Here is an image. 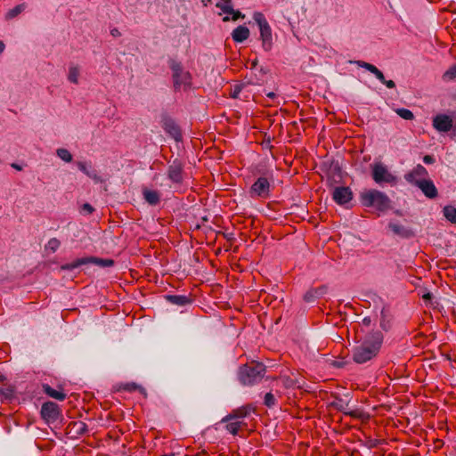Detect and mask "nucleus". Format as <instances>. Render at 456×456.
<instances>
[{"instance_id":"1","label":"nucleus","mask_w":456,"mask_h":456,"mask_svg":"<svg viewBox=\"0 0 456 456\" xmlns=\"http://www.w3.org/2000/svg\"><path fill=\"white\" fill-rule=\"evenodd\" d=\"M383 343L380 331H373L366 336L364 340L353 350V360L358 364H363L375 358Z\"/></svg>"},{"instance_id":"2","label":"nucleus","mask_w":456,"mask_h":456,"mask_svg":"<svg viewBox=\"0 0 456 456\" xmlns=\"http://www.w3.org/2000/svg\"><path fill=\"white\" fill-rule=\"evenodd\" d=\"M266 371L265 364L259 362L252 361L240 367L238 378L244 386H253L258 383Z\"/></svg>"},{"instance_id":"3","label":"nucleus","mask_w":456,"mask_h":456,"mask_svg":"<svg viewBox=\"0 0 456 456\" xmlns=\"http://www.w3.org/2000/svg\"><path fill=\"white\" fill-rule=\"evenodd\" d=\"M361 200L363 206L375 208L379 211H386L391 207L389 198L384 192L377 190H370L362 193Z\"/></svg>"},{"instance_id":"4","label":"nucleus","mask_w":456,"mask_h":456,"mask_svg":"<svg viewBox=\"0 0 456 456\" xmlns=\"http://www.w3.org/2000/svg\"><path fill=\"white\" fill-rule=\"evenodd\" d=\"M253 19L259 28L262 47L265 51L268 52L273 45L272 28L262 12H254Z\"/></svg>"},{"instance_id":"5","label":"nucleus","mask_w":456,"mask_h":456,"mask_svg":"<svg viewBox=\"0 0 456 456\" xmlns=\"http://www.w3.org/2000/svg\"><path fill=\"white\" fill-rule=\"evenodd\" d=\"M170 69L173 72L174 86L175 89H187L191 86V77L188 71H184L182 65L176 61H172Z\"/></svg>"},{"instance_id":"6","label":"nucleus","mask_w":456,"mask_h":456,"mask_svg":"<svg viewBox=\"0 0 456 456\" xmlns=\"http://www.w3.org/2000/svg\"><path fill=\"white\" fill-rule=\"evenodd\" d=\"M372 178L377 183H394L396 181V177L391 174L387 167L382 163H375L371 167Z\"/></svg>"},{"instance_id":"7","label":"nucleus","mask_w":456,"mask_h":456,"mask_svg":"<svg viewBox=\"0 0 456 456\" xmlns=\"http://www.w3.org/2000/svg\"><path fill=\"white\" fill-rule=\"evenodd\" d=\"M251 197L266 199L270 195V183L266 177H259L250 188Z\"/></svg>"},{"instance_id":"8","label":"nucleus","mask_w":456,"mask_h":456,"mask_svg":"<svg viewBox=\"0 0 456 456\" xmlns=\"http://www.w3.org/2000/svg\"><path fill=\"white\" fill-rule=\"evenodd\" d=\"M42 418L48 423L56 421L61 416L59 406L53 402L43 403L41 408Z\"/></svg>"},{"instance_id":"9","label":"nucleus","mask_w":456,"mask_h":456,"mask_svg":"<svg viewBox=\"0 0 456 456\" xmlns=\"http://www.w3.org/2000/svg\"><path fill=\"white\" fill-rule=\"evenodd\" d=\"M356 64L372 73L387 88L392 89L395 87V83L393 80H387L383 73L375 65L363 61H356Z\"/></svg>"},{"instance_id":"10","label":"nucleus","mask_w":456,"mask_h":456,"mask_svg":"<svg viewBox=\"0 0 456 456\" xmlns=\"http://www.w3.org/2000/svg\"><path fill=\"white\" fill-rule=\"evenodd\" d=\"M452 126L453 120L448 115L439 114L433 118V126L439 132H449Z\"/></svg>"},{"instance_id":"11","label":"nucleus","mask_w":456,"mask_h":456,"mask_svg":"<svg viewBox=\"0 0 456 456\" xmlns=\"http://www.w3.org/2000/svg\"><path fill=\"white\" fill-rule=\"evenodd\" d=\"M428 175L427 169L420 164L417 165L411 172L404 175V179L413 185L418 184Z\"/></svg>"},{"instance_id":"12","label":"nucleus","mask_w":456,"mask_h":456,"mask_svg":"<svg viewBox=\"0 0 456 456\" xmlns=\"http://www.w3.org/2000/svg\"><path fill=\"white\" fill-rule=\"evenodd\" d=\"M332 198L336 203L344 205L352 200L353 193L349 187L339 186L334 189Z\"/></svg>"},{"instance_id":"13","label":"nucleus","mask_w":456,"mask_h":456,"mask_svg":"<svg viewBox=\"0 0 456 456\" xmlns=\"http://www.w3.org/2000/svg\"><path fill=\"white\" fill-rule=\"evenodd\" d=\"M167 177L175 183H182L183 180V172L182 164L175 160L167 169Z\"/></svg>"},{"instance_id":"14","label":"nucleus","mask_w":456,"mask_h":456,"mask_svg":"<svg viewBox=\"0 0 456 456\" xmlns=\"http://www.w3.org/2000/svg\"><path fill=\"white\" fill-rule=\"evenodd\" d=\"M415 186L419 187L428 199H435L438 194L434 183L429 179H422V181L418 183Z\"/></svg>"},{"instance_id":"15","label":"nucleus","mask_w":456,"mask_h":456,"mask_svg":"<svg viewBox=\"0 0 456 456\" xmlns=\"http://www.w3.org/2000/svg\"><path fill=\"white\" fill-rule=\"evenodd\" d=\"M252 410L253 408L251 405L242 406L233 410L230 414L224 418V420H242V419L247 417Z\"/></svg>"},{"instance_id":"16","label":"nucleus","mask_w":456,"mask_h":456,"mask_svg":"<svg viewBox=\"0 0 456 456\" xmlns=\"http://www.w3.org/2000/svg\"><path fill=\"white\" fill-rule=\"evenodd\" d=\"M77 166L80 171L93 179L95 183H102L101 177L97 175L96 170L92 168L91 164L83 161H77Z\"/></svg>"},{"instance_id":"17","label":"nucleus","mask_w":456,"mask_h":456,"mask_svg":"<svg viewBox=\"0 0 456 456\" xmlns=\"http://www.w3.org/2000/svg\"><path fill=\"white\" fill-rule=\"evenodd\" d=\"M222 423H225V429L232 435L236 436L239 434V431L242 428H246L247 424L243 420H224V418L222 419Z\"/></svg>"},{"instance_id":"18","label":"nucleus","mask_w":456,"mask_h":456,"mask_svg":"<svg viewBox=\"0 0 456 456\" xmlns=\"http://www.w3.org/2000/svg\"><path fill=\"white\" fill-rule=\"evenodd\" d=\"M232 37L235 42L242 43L248 38L249 29L245 26H239L232 31Z\"/></svg>"},{"instance_id":"19","label":"nucleus","mask_w":456,"mask_h":456,"mask_svg":"<svg viewBox=\"0 0 456 456\" xmlns=\"http://www.w3.org/2000/svg\"><path fill=\"white\" fill-rule=\"evenodd\" d=\"M43 390L48 396L58 401H64L66 399V395L62 391L55 390L47 384L43 385Z\"/></svg>"},{"instance_id":"20","label":"nucleus","mask_w":456,"mask_h":456,"mask_svg":"<svg viewBox=\"0 0 456 456\" xmlns=\"http://www.w3.org/2000/svg\"><path fill=\"white\" fill-rule=\"evenodd\" d=\"M142 194L145 200L151 205H157L159 202L160 196L157 191L144 189Z\"/></svg>"},{"instance_id":"21","label":"nucleus","mask_w":456,"mask_h":456,"mask_svg":"<svg viewBox=\"0 0 456 456\" xmlns=\"http://www.w3.org/2000/svg\"><path fill=\"white\" fill-rule=\"evenodd\" d=\"M167 299L176 305H185L189 303H191L190 298L187 296L183 295H169L167 296Z\"/></svg>"},{"instance_id":"22","label":"nucleus","mask_w":456,"mask_h":456,"mask_svg":"<svg viewBox=\"0 0 456 456\" xmlns=\"http://www.w3.org/2000/svg\"><path fill=\"white\" fill-rule=\"evenodd\" d=\"M444 217L452 224H456V208L453 206H445L443 209Z\"/></svg>"},{"instance_id":"23","label":"nucleus","mask_w":456,"mask_h":456,"mask_svg":"<svg viewBox=\"0 0 456 456\" xmlns=\"http://www.w3.org/2000/svg\"><path fill=\"white\" fill-rule=\"evenodd\" d=\"M165 128L175 138V141L181 140L182 134H181L179 127L175 124H174L172 122L166 123Z\"/></svg>"},{"instance_id":"24","label":"nucleus","mask_w":456,"mask_h":456,"mask_svg":"<svg viewBox=\"0 0 456 456\" xmlns=\"http://www.w3.org/2000/svg\"><path fill=\"white\" fill-rule=\"evenodd\" d=\"M87 264L93 263L102 267H109L114 265V261L111 259H102L98 257H86Z\"/></svg>"},{"instance_id":"25","label":"nucleus","mask_w":456,"mask_h":456,"mask_svg":"<svg viewBox=\"0 0 456 456\" xmlns=\"http://www.w3.org/2000/svg\"><path fill=\"white\" fill-rule=\"evenodd\" d=\"M87 264L86 257L78 258L72 263L65 264L61 266V270L72 271L82 265Z\"/></svg>"},{"instance_id":"26","label":"nucleus","mask_w":456,"mask_h":456,"mask_svg":"<svg viewBox=\"0 0 456 456\" xmlns=\"http://www.w3.org/2000/svg\"><path fill=\"white\" fill-rule=\"evenodd\" d=\"M216 7L221 9L224 13L227 14L234 12L231 0H220L216 4Z\"/></svg>"},{"instance_id":"27","label":"nucleus","mask_w":456,"mask_h":456,"mask_svg":"<svg viewBox=\"0 0 456 456\" xmlns=\"http://www.w3.org/2000/svg\"><path fill=\"white\" fill-rule=\"evenodd\" d=\"M26 5L24 4H20L9 10L5 15L7 20H11L18 16L20 12L25 10Z\"/></svg>"},{"instance_id":"28","label":"nucleus","mask_w":456,"mask_h":456,"mask_svg":"<svg viewBox=\"0 0 456 456\" xmlns=\"http://www.w3.org/2000/svg\"><path fill=\"white\" fill-rule=\"evenodd\" d=\"M79 69L77 67H70L69 69L68 79L73 84H78Z\"/></svg>"},{"instance_id":"29","label":"nucleus","mask_w":456,"mask_h":456,"mask_svg":"<svg viewBox=\"0 0 456 456\" xmlns=\"http://www.w3.org/2000/svg\"><path fill=\"white\" fill-rule=\"evenodd\" d=\"M396 114L405 120H412L414 118L413 113L408 109H396Z\"/></svg>"},{"instance_id":"30","label":"nucleus","mask_w":456,"mask_h":456,"mask_svg":"<svg viewBox=\"0 0 456 456\" xmlns=\"http://www.w3.org/2000/svg\"><path fill=\"white\" fill-rule=\"evenodd\" d=\"M56 153H57V156L60 159H61L63 161L68 162V163L72 161V155L67 149H64V148L58 149Z\"/></svg>"},{"instance_id":"31","label":"nucleus","mask_w":456,"mask_h":456,"mask_svg":"<svg viewBox=\"0 0 456 456\" xmlns=\"http://www.w3.org/2000/svg\"><path fill=\"white\" fill-rule=\"evenodd\" d=\"M388 227L389 229L395 233V234H397V235H402L403 236L406 232L404 227L399 224H396V223H390L388 224Z\"/></svg>"},{"instance_id":"32","label":"nucleus","mask_w":456,"mask_h":456,"mask_svg":"<svg viewBox=\"0 0 456 456\" xmlns=\"http://www.w3.org/2000/svg\"><path fill=\"white\" fill-rule=\"evenodd\" d=\"M456 78V65L451 67L448 70H446L443 75V79L444 81H452Z\"/></svg>"},{"instance_id":"33","label":"nucleus","mask_w":456,"mask_h":456,"mask_svg":"<svg viewBox=\"0 0 456 456\" xmlns=\"http://www.w3.org/2000/svg\"><path fill=\"white\" fill-rule=\"evenodd\" d=\"M61 245V242L56 238H52L48 240L47 245L45 246V248L50 250L51 252H55Z\"/></svg>"},{"instance_id":"34","label":"nucleus","mask_w":456,"mask_h":456,"mask_svg":"<svg viewBox=\"0 0 456 456\" xmlns=\"http://www.w3.org/2000/svg\"><path fill=\"white\" fill-rule=\"evenodd\" d=\"M275 403L276 400L274 395L271 392L266 393L264 399V404L268 408H272L275 405Z\"/></svg>"},{"instance_id":"35","label":"nucleus","mask_w":456,"mask_h":456,"mask_svg":"<svg viewBox=\"0 0 456 456\" xmlns=\"http://www.w3.org/2000/svg\"><path fill=\"white\" fill-rule=\"evenodd\" d=\"M281 381L286 388H291L297 386V381L289 377H282Z\"/></svg>"},{"instance_id":"36","label":"nucleus","mask_w":456,"mask_h":456,"mask_svg":"<svg viewBox=\"0 0 456 456\" xmlns=\"http://www.w3.org/2000/svg\"><path fill=\"white\" fill-rule=\"evenodd\" d=\"M316 293H317V290H309V291H307L305 294V296H304L305 301H306V302L314 301L315 297H316Z\"/></svg>"},{"instance_id":"37","label":"nucleus","mask_w":456,"mask_h":456,"mask_svg":"<svg viewBox=\"0 0 456 456\" xmlns=\"http://www.w3.org/2000/svg\"><path fill=\"white\" fill-rule=\"evenodd\" d=\"M243 85H236L232 92V97L237 98L239 97L240 93L241 92Z\"/></svg>"},{"instance_id":"38","label":"nucleus","mask_w":456,"mask_h":456,"mask_svg":"<svg viewBox=\"0 0 456 456\" xmlns=\"http://www.w3.org/2000/svg\"><path fill=\"white\" fill-rule=\"evenodd\" d=\"M138 387H139L134 383H127L124 385L123 389L131 392L136 390Z\"/></svg>"},{"instance_id":"39","label":"nucleus","mask_w":456,"mask_h":456,"mask_svg":"<svg viewBox=\"0 0 456 456\" xmlns=\"http://www.w3.org/2000/svg\"><path fill=\"white\" fill-rule=\"evenodd\" d=\"M82 209L86 211L87 214H92L94 210L89 203H85L82 207Z\"/></svg>"},{"instance_id":"40","label":"nucleus","mask_w":456,"mask_h":456,"mask_svg":"<svg viewBox=\"0 0 456 456\" xmlns=\"http://www.w3.org/2000/svg\"><path fill=\"white\" fill-rule=\"evenodd\" d=\"M231 14L232 15V20H237L239 18H243L244 17V15H242L240 11H235L234 10V12H232Z\"/></svg>"},{"instance_id":"41","label":"nucleus","mask_w":456,"mask_h":456,"mask_svg":"<svg viewBox=\"0 0 456 456\" xmlns=\"http://www.w3.org/2000/svg\"><path fill=\"white\" fill-rule=\"evenodd\" d=\"M423 161L426 164H432L434 163V158L431 155H426L423 158Z\"/></svg>"},{"instance_id":"42","label":"nucleus","mask_w":456,"mask_h":456,"mask_svg":"<svg viewBox=\"0 0 456 456\" xmlns=\"http://www.w3.org/2000/svg\"><path fill=\"white\" fill-rule=\"evenodd\" d=\"M266 95L268 98H270L272 100H273L276 97V94L273 92L267 93Z\"/></svg>"},{"instance_id":"43","label":"nucleus","mask_w":456,"mask_h":456,"mask_svg":"<svg viewBox=\"0 0 456 456\" xmlns=\"http://www.w3.org/2000/svg\"><path fill=\"white\" fill-rule=\"evenodd\" d=\"M423 299L424 300H428V299H430L432 297V294L431 293H426L423 295Z\"/></svg>"},{"instance_id":"44","label":"nucleus","mask_w":456,"mask_h":456,"mask_svg":"<svg viewBox=\"0 0 456 456\" xmlns=\"http://www.w3.org/2000/svg\"><path fill=\"white\" fill-rule=\"evenodd\" d=\"M111 35L117 37L119 35V31L117 28L111 30Z\"/></svg>"},{"instance_id":"45","label":"nucleus","mask_w":456,"mask_h":456,"mask_svg":"<svg viewBox=\"0 0 456 456\" xmlns=\"http://www.w3.org/2000/svg\"><path fill=\"white\" fill-rule=\"evenodd\" d=\"M4 44L2 41H0V54L4 52Z\"/></svg>"},{"instance_id":"46","label":"nucleus","mask_w":456,"mask_h":456,"mask_svg":"<svg viewBox=\"0 0 456 456\" xmlns=\"http://www.w3.org/2000/svg\"><path fill=\"white\" fill-rule=\"evenodd\" d=\"M363 322L368 325V324H370V320L369 318H364Z\"/></svg>"},{"instance_id":"47","label":"nucleus","mask_w":456,"mask_h":456,"mask_svg":"<svg viewBox=\"0 0 456 456\" xmlns=\"http://www.w3.org/2000/svg\"><path fill=\"white\" fill-rule=\"evenodd\" d=\"M13 167H15L18 170H20V167L18 165H12Z\"/></svg>"},{"instance_id":"48","label":"nucleus","mask_w":456,"mask_h":456,"mask_svg":"<svg viewBox=\"0 0 456 456\" xmlns=\"http://www.w3.org/2000/svg\"><path fill=\"white\" fill-rule=\"evenodd\" d=\"M79 426H81V429H84V428H85V424L84 423L80 422Z\"/></svg>"},{"instance_id":"49","label":"nucleus","mask_w":456,"mask_h":456,"mask_svg":"<svg viewBox=\"0 0 456 456\" xmlns=\"http://www.w3.org/2000/svg\"><path fill=\"white\" fill-rule=\"evenodd\" d=\"M162 456H167V455H162Z\"/></svg>"},{"instance_id":"50","label":"nucleus","mask_w":456,"mask_h":456,"mask_svg":"<svg viewBox=\"0 0 456 456\" xmlns=\"http://www.w3.org/2000/svg\"><path fill=\"white\" fill-rule=\"evenodd\" d=\"M199 456H203V455H199Z\"/></svg>"},{"instance_id":"51","label":"nucleus","mask_w":456,"mask_h":456,"mask_svg":"<svg viewBox=\"0 0 456 456\" xmlns=\"http://www.w3.org/2000/svg\"><path fill=\"white\" fill-rule=\"evenodd\" d=\"M199 456H203V455H199Z\"/></svg>"}]
</instances>
